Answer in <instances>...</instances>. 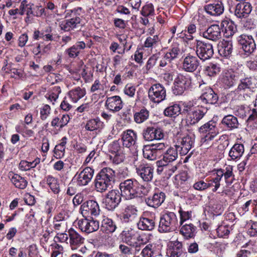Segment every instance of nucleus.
Segmentation results:
<instances>
[{
    "instance_id": "f257e3e1",
    "label": "nucleus",
    "mask_w": 257,
    "mask_h": 257,
    "mask_svg": "<svg viewBox=\"0 0 257 257\" xmlns=\"http://www.w3.org/2000/svg\"><path fill=\"white\" fill-rule=\"evenodd\" d=\"M207 110V106H194L191 103H185L183 104L182 114L185 116L187 124L193 125L203 118Z\"/></svg>"
},
{
    "instance_id": "f03ea898",
    "label": "nucleus",
    "mask_w": 257,
    "mask_h": 257,
    "mask_svg": "<svg viewBox=\"0 0 257 257\" xmlns=\"http://www.w3.org/2000/svg\"><path fill=\"white\" fill-rule=\"evenodd\" d=\"M178 225L176 215L173 212L167 211L160 216L158 231L160 233L173 232L177 228Z\"/></svg>"
},
{
    "instance_id": "7ed1b4c3",
    "label": "nucleus",
    "mask_w": 257,
    "mask_h": 257,
    "mask_svg": "<svg viewBox=\"0 0 257 257\" xmlns=\"http://www.w3.org/2000/svg\"><path fill=\"white\" fill-rule=\"evenodd\" d=\"M138 182L133 179H127L119 184L121 195L126 199H131L136 197Z\"/></svg>"
},
{
    "instance_id": "20e7f679",
    "label": "nucleus",
    "mask_w": 257,
    "mask_h": 257,
    "mask_svg": "<svg viewBox=\"0 0 257 257\" xmlns=\"http://www.w3.org/2000/svg\"><path fill=\"white\" fill-rule=\"evenodd\" d=\"M191 83V77L187 74H179L174 82L173 93L176 95L182 94Z\"/></svg>"
},
{
    "instance_id": "39448f33",
    "label": "nucleus",
    "mask_w": 257,
    "mask_h": 257,
    "mask_svg": "<svg viewBox=\"0 0 257 257\" xmlns=\"http://www.w3.org/2000/svg\"><path fill=\"white\" fill-rule=\"evenodd\" d=\"M121 194L117 190H111L105 195L103 203L105 209L113 211L121 202Z\"/></svg>"
},
{
    "instance_id": "423d86ee",
    "label": "nucleus",
    "mask_w": 257,
    "mask_h": 257,
    "mask_svg": "<svg viewBox=\"0 0 257 257\" xmlns=\"http://www.w3.org/2000/svg\"><path fill=\"white\" fill-rule=\"evenodd\" d=\"M196 54L198 58L203 61L210 59L214 54L212 44L197 40Z\"/></svg>"
},
{
    "instance_id": "0eeeda50",
    "label": "nucleus",
    "mask_w": 257,
    "mask_h": 257,
    "mask_svg": "<svg viewBox=\"0 0 257 257\" xmlns=\"http://www.w3.org/2000/svg\"><path fill=\"white\" fill-rule=\"evenodd\" d=\"M199 88L201 90L202 94L199 99L203 104L206 105L214 104L217 102L218 99L217 94L206 84H200Z\"/></svg>"
},
{
    "instance_id": "6e6552de",
    "label": "nucleus",
    "mask_w": 257,
    "mask_h": 257,
    "mask_svg": "<svg viewBox=\"0 0 257 257\" xmlns=\"http://www.w3.org/2000/svg\"><path fill=\"white\" fill-rule=\"evenodd\" d=\"M238 44L247 55L252 54L256 49V44L250 35L242 34L237 38Z\"/></svg>"
},
{
    "instance_id": "1a4fd4ad",
    "label": "nucleus",
    "mask_w": 257,
    "mask_h": 257,
    "mask_svg": "<svg viewBox=\"0 0 257 257\" xmlns=\"http://www.w3.org/2000/svg\"><path fill=\"white\" fill-rule=\"evenodd\" d=\"M148 96L153 102L160 103L166 98V89L160 83L154 84L148 90Z\"/></svg>"
},
{
    "instance_id": "9d476101",
    "label": "nucleus",
    "mask_w": 257,
    "mask_h": 257,
    "mask_svg": "<svg viewBox=\"0 0 257 257\" xmlns=\"http://www.w3.org/2000/svg\"><path fill=\"white\" fill-rule=\"evenodd\" d=\"M194 135H187L178 139L175 147L178 149L181 156L186 155L191 149L194 144Z\"/></svg>"
},
{
    "instance_id": "9b49d317",
    "label": "nucleus",
    "mask_w": 257,
    "mask_h": 257,
    "mask_svg": "<svg viewBox=\"0 0 257 257\" xmlns=\"http://www.w3.org/2000/svg\"><path fill=\"white\" fill-rule=\"evenodd\" d=\"M80 210L83 216L89 215L97 216L100 213V208L98 203L94 200H87L81 205Z\"/></svg>"
},
{
    "instance_id": "f8f14e48",
    "label": "nucleus",
    "mask_w": 257,
    "mask_h": 257,
    "mask_svg": "<svg viewBox=\"0 0 257 257\" xmlns=\"http://www.w3.org/2000/svg\"><path fill=\"white\" fill-rule=\"evenodd\" d=\"M78 225L81 231L87 233L97 230L99 227V222L90 216L79 220Z\"/></svg>"
},
{
    "instance_id": "ddd939ff",
    "label": "nucleus",
    "mask_w": 257,
    "mask_h": 257,
    "mask_svg": "<svg viewBox=\"0 0 257 257\" xmlns=\"http://www.w3.org/2000/svg\"><path fill=\"white\" fill-rule=\"evenodd\" d=\"M143 139L146 141L161 140L164 138L162 130L158 127L149 126L145 128L142 133Z\"/></svg>"
},
{
    "instance_id": "4468645a",
    "label": "nucleus",
    "mask_w": 257,
    "mask_h": 257,
    "mask_svg": "<svg viewBox=\"0 0 257 257\" xmlns=\"http://www.w3.org/2000/svg\"><path fill=\"white\" fill-rule=\"evenodd\" d=\"M94 175V170L90 167H86L75 176L77 184L80 186L87 185L92 180Z\"/></svg>"
},
{
    "instance_id": "2eb2a0df",
    "label": "nucleus",
    "mask_w": 257,
    "mask_h": 257,
    "mask_svg": "<svg viewBox=\"0 0 257 257\" xmlns=\"http://www.w3.org/2000/svg\"><path fill=\"white\" fill-rule=\"evenodd\" d=\"M67 218L64 212H59L53 218V228L55 232H66L68 228Z\"/></svg>"
},
{
    "instance_id": "dca6fc26",
    "label": "nucleus",
    "mask_w": 257,
    "mask_h": 257,
    "mask_svg": "<svg viewBox=\"0 0 257 257\" xmlns=\"http://www.w3.org/2000/svg\"><path fill=\"white\" fill-rule=\"evenodd\" d=\"M200 65V61L197 56L188 54L184 58L182 63V68L186 72H194Z\"/></svg>"
},
{
    "instance_id": "f3484780",
    "label": "nucleus",
    "mask_w": 257,
    "mask_h": 257,
    "mask_svg": "<svg viewBox=\"0 0 257 257\" xmlns=\"http://www.w3.org/2000/svg\"><path fill=\"white\" fill-rule=\"evenodd\" d=\"M165 198V194L163 192L158 191L146 197L145 202L148 206L157 208L164 202Z\"/></svg>"
},
{
    "instance_id": "a211bd4d",
    "label": "nucleus",
    "mask_w": 257,
    "mask_h": 257,
    "mask_svg": "<svg viewBox=\"0 0 257 257\" xmlns=\"http://www.w3.org/2000/svg\"><path fill=\"white\" fill-rule=\"evenodd\" d=\"M239 83L236 91L237 92H243L246 91H253L255 87L254 80L251 77H243L242 73L240 74L239 79Z\"/></svg>"
},
{
    "instance_id": "6ab92c4d",
    "label": "nucleus",
    "mask_w": 257,
    "mask_h": 257,
    "mask_svg": "<svg viewBox=\"0 0 257 257\" xmlns=\"http://www.w3.org/2000/svg\"><path fill=\"white\" fill-rule=\"evenodd\" d=\"M240 74L232 70L225 71L222 76L221 81L224 85L230 88L235 85L238 80Z\"/></svg>"
},
{
    "instance_id": "aec40b11",
    "label": "nucleus",
    "mask_w": 257,
    "mask_h": 257,
    "mask_svg": "<svg viewBox=\"0 0 257 257\" xmlns=\"http://www.w3.org/2000/svg\"><path fill=\"white\" fill-rule=\"evenodd\" d=\"M106 108L112 112H116L122 109L123 102L119 96L107 97L105 104Z\"/></svg>"
},
{
    "instance_id": "412c9836",
    "label": "nucleus",
    "mask_w": 257,
    "mask_h": 257,
    "mask_svg": "<svg viewBox=\"0 0 257 257\" xmlns=\"http://www.w3.org/2000/svg\"><path fill=\"white\" fill-rule=\"evenodd\" d=\"M251 11L252 6L249 3L240 2L235 6L234 14L238 18H246L249 16Z\"/></svg>"
},
{
    "instance_id": "4be33fe9",
    "label": "nucleus",
    "mask_w": 257,
    "mask_h": 257,
    "mask_svg": "<svg viewBox=\"0 0 257 257\" xmlns=\"http://www.w3.org/2000/svg\"><path fill=\"white\" fill-rule=\"evenodd\" d=\"M204 10L210 16H218L223 13L224 8L222 2L217 1L206 5L204 7Z\"/></svg>"
},
{
    "instance_id": "5701e85b",
    "label": "nucleus",
    "mask_w": 257,
    "mask_h": 257,
    "mask_svg": "<svg viewBox=\"0 0 257 257\" xmlns=\"http://www.w3.org/2000/svg\"><path fill=\"white\" fill-rule=\"evenodd\" d=\"M202 36L208 40L216 41L221 38V31L217 25H212L202 33Z\"/></svg>"
},
{
    "instance_id": "b1692460",
    "label": "nucleus",
    "mask_w": 257,
    "mask_h": 257,
    "mask_svg": "<svg viewBox=\"0 0 257 257\" xmlns=\"http://www.w3.org/2000/svg\"><path fill=\"white\" fill-rule=\"evenodd\" d=\"M122 240L123 242L132 246L138 247L137 241L142 240L141 236L136 235L133 230H123L121 234Z\"/></svg>"
},
{
    "instance_id": "393cba45",
    "label": "nucleus",
    "mask_w": 257,
    "mask_h": 257,
    "mask_svg": "<svg viewBox=\"0 0 257 257\" xmlns=\"http://www.w3.org/2000/svg\"><path fill=\"white\" fill-rule=\"evenodd\" d=\"M69 244L72 249H75L83 244L85 239L73 229L71 228L68 231Z\"/></svg>"
},
{
    "instance_id": "a878e982",
    "label": "nucleus",
    "mask_w": 257,
    "mask_h": 257,
    "mask_svg": "<svg viewBox=\"0 0 257 257\" xmlns=\"http://www.w3.org/2000/svg\"><path fill=\"white\" fill-rule=\"evenodd\" d=\"M137 138V135L134 131L128 130L124 132L121 136L123 146L126 148H130L135 144Z\"/></svg>"
},
{
    "instance_id": "bb28decb",
    "label": "nucleus",
    "mask_w": 257,
    "mask_h": 257,
    "mask_svg": "<svg viewBox=\"0 0 257 257\" xmlns=\"http://www.w3.org/2000/svg\"><path fill=\"white\" fill-rule=\"evenodd\" d=\"M138 227L142 230L152 231L156 226V222L153 218H149L141 217L138 222Z\"/></svg>"
},
{
    "instance_id": "cd10ccee",
    "label": "nucleus",
    "mask_w": 257,
    "mask_h": 257,
    "mask_svg": "<svg viewBox=\"0 0 257 257\" xmlns=\"http://www.w3.org/2000/svg\"><path fill=\"white\" fill-rule=\"evenodd\" d=\"M137 172L144 181H151L153 177V169L148 165L140 166L137 168Z\"/></svg>"
},
{
    "instance_id": "c85d7f7f",
    "label": "nucleus",
    "mask_w": 257,
    "mask_h": 257,
    "mask_svg": "<svg viewBox=\"0 0 257 257\" xmlns=\"http://www.w3.org/2000/svg\"><path fill=\"white\" fill-rule=\"evenodd\" d=\"M244 152L243 145L241 144H235L230 149L228 156L230 160L236 161L242 157Z\"/></svg>"
},
{
    "instance_id": "c756f323",
    "label": "nucleus",
    "mask_w": 257,
    "mask_h": 257,
    "mask_svg": "<svg viewBox=\"0 0 257 257\" xmlns=\"http://www.w3.org/2000/svg\"><path fill=\"white\" fill-rule=\"evenodd\" d=\"M97 176L111 185V183L114 181L115 172L110 168H104L97 175Z\"/></svg>"
},
{
    "instance_id": "7c9ffc66",
    "label": "nucleus",
    "mask_w": 257,
    "mask_h": 257,
    "mask_svg": "<svg viewBox=\"0 0 257 257\" xmlns=\"http://www.w3.org/2000/svg\"><path fill=\"white\" fill-rule=\"evenodd\" d=\"M97 176L111 185V183L114 181L115 172L110 168H104L97 175Z\"/></svg>"
},
{
    "instance_id": "2f4dec72",
    "label": "nucleus",
    "mask_w": 257,
    "mask_h": 257,
    "mask_svg": "<svg viewBox=\"0 0 257 257\" xmlns=\"http://www.w3.org/2000/svg\"><path fill=\"white\" fill-rule=\"evenodd\" d=\"M86 47V44L83 41H79L76 42L74 45L67 49L65 53L68 55V57L74 58L77 57L81 50L84 49Z\"/></svg>"
},
{
    "instance_id": "473e14b6",
    "label": "nucleus",
    "mask_w": 257,
    "mask_h": 257,
    "mask_svg": "<svg viewBox=\"0 0 257 257\" xmlns=\"http://www.w3.org/2000/svg\"><path fill=\"white\" fill-rule=\"evenodd\" d=\"M180 233L184 238L188 239L193 238L196 235V227L192 223L181 225Z\"/></svg>"
},
{
    "instance_id": "72a5a7b5",
    "label": "nucleus",
    "mask_w": 257,
    "mask_h": 257,
    "mask_svg": "<svg viewBox=\"0 0 257 257\" xmlns=\"http://www.w3.org/2000/svg\"><path fill=\"white\" fill-rule=\"evenodd\" d=\"M233 51V45L231 41L223 40L218 45V52L221 56L229 57Z\"/></svg>"
},
{
    "instance_id": "f704fd0d",
    "label": "nucleus",
    "mask_w": 257,
    "mask_h": 257,
    "mask_svg": "<svg viewBox=\"0 0 257 257\" xmlns=\"http://www.w3.org/2000/svg\"><path fill=\"white\" fill-rule=\"evenodd\" d=\"M221 123L229 131L237 128L239 125L237 117L231 114L225 116Z\"/></svg>"
},
{
    "instance_id": "c9c22d12",
    "label": "nucleus",
    "mask_w": 257,
    "mask_h": 257,
    "mask_svg": "<svg viewBox=\"0 0 257 257\" xmlns=\"http://www.w3.org/2000/svg\"><path fill=\"white\" fill-rule=\"evenodd\" d=\"M172 248H170L167 253L170 257H179L183 253V244L181 241L176 240L171 242Z\"/></svg>"
},
{
    "instance_id": "e433bc0d",
    "label": "nucleus",
    "mask_w": 257,
    "mask_h": 257,
    "mask_svg": "<svg viewBox=\"0 0 257 257\" xmlns=\"http://www.w3.org/2000/svg\"><path fill=\"white\" fill-rule=\"evenodd\" d=\"M138 211V209L135 205H128L124 209L121 219L125 222H128L132 220L133 217L137 214Z\"/></svg>"
},
{
    "instance_id": "4c0bfd02",
    "label": "nucleus",
    "mask_w": 257,
    "mask_h": 257,
    "mask_svg": "<svg viewBox=\"0 0 257 257\" xmlns=\"http://www.w3.org/2000/svg\"><path fill=\"white\" fill-rule=\"evenodd\" d=\"M100 228L106 233H112L115 230L116 226L111 219L105 217L102 220Z\"/></svg>"
},
{
    "instance_id": "58836bf2",
    "label": "nucleus",
    "mask_w": 257,
    "mask_h": 257,
    "mask_svg": "<svg viewBox=\"0 0 257 257\" xmlns=\"http://www.w3.org/2000/svg\"><path fill=\"white\" fill-rule=\"evenodd\" d=\"M86 94L85 88L77 87L72 89L68 92V96L72 101L75 103Z\"/></svg>"
},
{
    "instance_id": "ea45409f",
    "label": "nucleus",
    "mask_w": 257,
    "mask_h": 257,
    "mask_svg": "<svg viewBox=\"0 0 257 257\" xmlns=\"http://www.w3.org/2000/svg\"><path fill=\"white\" fill-rule=\"evenodd\" d=\"M178 149L175 147H170L164 154L163 158L161 160L165 163H171L175 161L178 158Z\"/></svg>"
},
{
    "instance_id": "a19ab883",
    "label": "nucleus",
    "mask_w": 257,
    "mask_h": 257,
    "mask_svg": "<svg viewBox=\"0 0 257 257\" xmlns=\"http://www.w3.org/2000/svg\"><path fill=\"white\" fill-rule=\"evenodd\" d=\"M181 113V107L179 104L172 103L165 108L164 114L170 117H176Z\"/></svg>"
},
{
    "instance_id": "79ce46f5",
    "label": "nucleus",
    "mask_w": 257,
    "mask_h": 257,
    "mask_svg": "<svg viewBox=\"0 0 257 257\" xmlns=\"http://www.w3.org/2000/svg\"><path fill=\"white\" fill-rule=\"evenodd\" d=\"M150 112L146 108H142L139 111L134 114V121L137 123H141L146 121L149 116Z\"/></svg>"
},
{
    "instance_id": "37998d69",
    "label": "nucleus",
    "mask_w": 257,
    "mask_h": 257,
    "mask_svg": "<svg viewBox=\"0 0 257 257\" xmlns=\"http://www.w3.org/2000/svg\"><path fill=\"white\" fill-rule=\"evenodd\" d=\"M221 173L216 171L215 173H213L212 176L209 180L208 184L210 185L209 188L213 187L212 191L213 192H216L220 186V181L222 179Z\"/></svg>"
},
{
    "instance_id": "c03bdc74",
    "label": "nucleus",
    "mask_w": 257,
    "mask_h": 257,
    "mask_svg": "<svg viewBox=\"0 0 257 257\" xmlns=\"http://www.w3.org/2000/svg\"><path fill=\"white\" fill-rule=\"evenodd\" d=\"M143 156L149 160H155L159 156L151 145H145L143 149Z\"/></svg>"
},
{
    "instance_id": "a18cd8bd",
    "label": "nucleus",
    "mask_w": 257,
    "mask_h": 257,
    "mask_svg": "<svg viewBox=\"0 0 257 257\" xmlns=\"http://www.w3.org/2000/svg\"><path fill=\"white\" fill-rule=\"evenodd\" d=\"M103 126V122L99 118H95L89 119L85 125V129L89 131H93L101 128Z\"/></svg>"
},
{
    "instance_id": "49530a36",
    "label": "nucleus",
    "mask_w": 257,
    "mask_h": 257,
    "mask_svg": "<svg viewBox=\"0 0 257 257\" xmlns=\"http://www.w3.org/2000/svg\"><path fill=\"white\" fill-rule=\"evenodd\" d=\"M11 181L16 188L20 189H25L28 184L27 181L18 174H15L12 177Z\"/></svg>"
},
{
    "instance_id": "de8ad7c7",
    "label": "nucleus",
    "mask_w": 257,
    "mask_h": 257,
    "mask_svg": "<svg viewBox=\"0 0 257 257\" xmlns=\"http://www.w3.org/2000/svg\"><path fill=\"white\" fill-rule=\"evenodd\" d=\"M46 183L54 193H59L60 192V186L57 178L52 176L48 175L46 177Z\"/></svg>"
},
{
    "instance_id": "09e8293b",
    "label": "nucleus",
    "mask_w": 257,
    "mask_h": 257,
    "mask_svg": "<svg viewBox=\"0 0 257 257\" xmlns=\"http://www.w3.org/2000/svg\"><path fill=\"white\" fill-rule=\"evenodd\" d=\"M40 163V159L37 158L32 162H28L25 160H22L19 164V168L22 171H28L32 168H34Z\"/></svg>"
},
{
    "instance_id": "8fccbe9b",
    "label": "nucleus",
    "mask_w": 257,
    "mask_h": 257,
    "mask_svg": "<svg viewBox=\"0 0 257 257\" xmlns=\"http://www.w3.org/2000/svg\"><path fill=\"white\" fill-rule=\"evenodd\" d=\"M216 131H218L216 126V122L212 120L208 121L199 128V131L201 133H211Z\"/></svg>"
},
{
    "instance_id": "3c124183",
    "label": "nucleus",
    "mask_w": 257,
    "mask_h": 257,
    "mask_svg": "<svg viewBox=\"0 0 257 257\" xmlns=\"http://www.w3.org/2000/svg\"><path fill=\"white\" fill-rule=\"evenodd\" d=\"M180 53V48L179 44L175 42L172 44L168 52L166 53L165 54L168 55V57L173 60L178 58Z\"/></svg>"
},
{
    "instance_id": "603ef678",
    "label": "nucleus",
    "mask_w": 257,
    "mask_h": 257,
    "mask_svg": "<svg viewBox=\"0 0 257 257\" xmlns=\"http://www.w3.org/2000/svg\"><path fill=\"white\" fill-rule=\"evenodd\" d=\"M110 185L106 183L104 180L99 179L98 176H96L95 179V188L97 192L102 193L105 192Z\"/></svg>"
},
{
    "instance_id": "864d4df0",
    "label": "nucleus",
    "mask_w": 257,
    "mask_h": 257,
    "mask_svg": "<svg viewBox=\"0 0 257 257\" xmlns=\"http://www.w3.org/2000/svg\"><path fill=\"white\" fill-rule=\"evenodd\" d=\"M205 72L209 76H214L220 71V68L217 64L210 63L205 67Z\"/></svg>"
},
{
    "instance_id": "5fc2aeb1",
    "label": "nucleus",
    "mask_w": 257,
    "mask_h": 257,
    "mask_svg": "<svg viewBox=\"0 0 257 257\" xmlns=\"http://www.w3.org/2000/svg\"><path fill=\"white\" fill-rule=\"evenodd\" d=\"M160 42L159 36L157 35L147 37L144 43V47L146 48H153L158 45Z\"/></svg>"
},
{
    "instance_id": "6e6d98bb",
    "label": "nucleus",
    "mask_w": 257,
    "mask_h": 257,
    "mask_svg": "<svg viewBox=\"0 0 257 257\" xmlns=\"http://www.w3.org/2000/svg\"><path fill=\"white\" fill-rule=\"evenodd\" d=\"M155 246L152 244L147 245L142 250V257H152L155 254Z\"/></svg>"
},
{
    "instance_id": "4d7b16f0",
    "label": "nucleus",
    "mask_w": 257,
    "mask_h": 257,
    "mask_svg": "<svg viewBox=\"0 0 257 257\" xmlns=\"http://www.w3.org/2000/svg\"><path fill=\"white\" fill-rule=\"evenodd\" d=\"M141 14L144 17H147L154 15V8L152 4H147L144 6L141 11Z\"/></svg>"
},
{
    "instance_id": "13d9d810",
    "label": "nucleus",
    "mask_w": 257,
    "mask_h": 257,
    "mask_svg": "<svg viewBox=\"0 0 257 257\" xmlns=\"http://www.w3.org/2000/svg\"><path fill=\"white\" fill-rule=\"evenodd\" d=\"M216 232L218 237L225 238L228 236L230 230L228 226L220 225L216 229Z\"/></svg>"
},
{
    "instance_id": "bf43d9fd",
    "label": "nucleus",
    "mask_w": 257,
    "mask_h": 257,
    "mask_svg": "<svg viewBox=\"0 0 257 257\" xmlns=\"http://www.w3.org/2000/svg\"><path fill=\"white\" fill-rule=\"evenodd\" d=\"M119 249L121 253L125 257H130L133 255L134 250L133 248L124 244H120Z\"/></svg>"
},
{
    "instance_id": "052dcab7",
    "label": "nucleus",
    "mask_w": 257,
    "mask_h": 257,
    "mask_svg": "<svg viewBox=\"0 0 257 257\" xmlns=\"http://www.w3.org/2000/svg\"><path fill=\"white\" fill-rule=\"evenodd\" d=\"M179 213L180 217V224L182 225L183 222L189 220L192 217V212L189 211H184L181 208H180Z\"/></svg>"
},
{
    "instance_id": "680f3d73",
    "label": "nucleus",
    "mask_w": 257,
    "mask_h": 257,
    "mask_svg": "<svg viewBox=\"0 0 257 257\" xmlns=\"http://www.w3.org/2000/svg\"><path fill=\"white\" fill-rule=\"evenodd\" d=\"M124 159V156L122 153L112 154L110 156V159L114 164H119L122 162Z\"/></svg>"
},
{
    "instance_id": "e2e57ef3",
    "label": "nucleus",
    "mask_w": 257,
    "mask_h": 257,
    "mask_svg": "<svg viewBox=\"0 0 257 257\" xmlns=\"http://www.w3.org/2000/svg\"><path fill=\"white\" fill-rule=\"evenodd\" d=\"M136 87L132 84H127L124 89V93L130 97H134L136 93Z\"/></svg>"
},
{
    "instance_id": "0e129e2a",
    "label": "nucleus",
    "mask_w": 257,
    "mask_h": 257,
    "mask_svg": "<svg viewBox=\"0 0 257 257\" xmlns=\"http://www.w3.org/2000/svg\"><path fill=\"white\" fill-rule=\"evenodd\" d=\"M65 149L58 145L55 146L54 150V157L57 159H61L64 156Z\"/></svg>"
},
{
    "instance_id": "69168bd1",
    "label": "nucleus",
    "mask_w": 257,
    "mask_h": 257,
    "mask_svg": "<svg viewBox=\"0 0 257 257\" xmlns=\"http://www.w3.org/2000/svg\"><path fill=\"white\" fill-rule=\"evenodd\" d=\"M209 186L210 185L208 183L203 180H200L194 184L193 188L197 190L203 191L209 188Z\"/></svg>"
},
{
    "instance_id": "338daca9",
    "label": "nucleus",
    "mask_w": 257,
    "mask_h": 257,
    "mask_svg": "<svg viewBox=\"0 0 257 257\" xmlns=\"http://www.w3.org/2000/svg\"><path fill=\"white\" fill-rule=\"evenodd\" d=\"M28 257H41L39 254L38 248L35 244L30 245L28 248Z\"/></svg>"
},
{
    "instance_id": "774afa93",
    "label": "nucleus",
    "mask_w": 257,
    "mask_h": 257,
    "mask_svg": "<svg viewBox=\"0 0 257 257\" xmlns=\"http://www.w3.org/2000/svg\"><path fill=\"white\" fill-rule=\"evenodd\" d=\"M51 246L52 248L54 249L51 254V257H56L58 254L63 253V247L62 245L55 242L52 244Z\"/></svg>"
}]
</instances>
